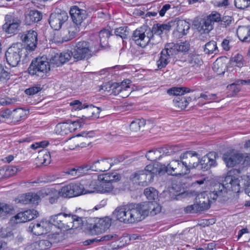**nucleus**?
Returning <instances> with one entry per match:
<instances>
[{
	"mask_svg": "<svg viewBox=\"0 0 250 250\" xmlns=\"http://www.w3.org/2000/svg\"><path fill=\"white\" fill-rule=\"evenodd\" d=\"M144 194L149 200H154L158 197L157 190L152 187L146 188Z\"/></svg>",
	"mask_w": 250,
	"mask_h": 250,
	"instance_id": "42",
	"label": "nucleus"
},
{
	"mask_svg": "<svg viewBox=\"0 0 250 250\" xmlns=\"http://www.w3.org/2000/svg\"><path fill=\"white\" fill-rule=\"evenodd\" d=\"M73 221L71 214L59 213L52 216L49 220V223L59 229L68 230L73 228L72 222Z\"/></svg>",
	"mask_w": 250,
	"mask_h": 250,
	"instance_id": "9",
	"label": "nucleus"
},
{
	"mask_svg": "<svg viewBox=\"0 0 250 250\" xmlns=\"http://www.w3.org/2000/svg\"><path fill=\"white\" fill-rule=\"evenodd\" d=\"M58 192L60 196L64 198H71L74 197L69 184L62 187Z\"/></svg>",
	"mask_w": 250,
	"mask_h": 250,
	"instance_id": "46",
	"label": "nucleus"
},
{
	"mask_svg": "<svg viewBox=\"0 0 250 250\" xmlns=\"http://www.w3.org/2000/svg\"><path fill=\"white\" fill-rule=\"evenodd\" d=\"M37 160L40 161L42 164L46 166L50 163V154L49 152H46L43 155H40L38 156Z\"/></svg>",
	"mask_w": 250,
	"mask_h": 250,
	"instance_id": "51",
	"label": "nucleus"
},
{
	"mask_svg": "<svg viewBox=\"0 0 250 250\" xmlns=\"http://www.w3.org/2000/svg\"><path fill=\"white\" fill-rule=\"evenodd\" d=\"M188 172L191 169L197 168L199 163V155L195 151H187L180 156Z\"/></svg>",
	"mask_w": 250,
	"mask_h": 250,
	"instance_id": "13",
	"label": "nucleus"
},
{
	"mask_svg": "<svg viewBox=\"0 0 250 250\" xmlns=\"http://www.w3.org/2000/svg\"><path fill=\"white\" fill-rule=\"evenodd\" d=\"M59 55L63 64L69 61L72 58H73V54L72 50L64 51L59 54Z\"/></svg>",
	"mask_w": 250,
	"mask_h": 250,
	"instance_id": "50",
	"label": "nucleus"
},
{
	"mask_svg": "<svg viewBox=\"0 0 250 250\" xmlns=\"http://www.w3.org/2000/svg\"><path fill=\"white\" fill-rule=\"evenodd\" d=\"M116 235H112V234H107L105 235L102 237H101L100 239H98V238H96L95 239L89 240V241L90 242L93 243V242H100V241H108L109 240H111L113 238H116Z\"/></svg>",
	"mask_w": 250,
	"mask_h": 250,
	"instance_id": "57",
	"label": "nucleus"
},
{
	"mask_svg": "<svg viewBox=\"0 0 250 250\" xmlns=\"http://www.w3.org/2000/svg\"><path fill=\"white\" fill-rule=\"evenodd\" d=\"M84 193H90L95 192H99L98 179L97 180H87L82 181Z\"/></svg>",
	"mask_w": 250,
	"mask_h": 250,
	"instance_id": "26",
	"label": "nucleus"
},
{
	"mask_svg": "<svg viewBox=\"0 0 250 250\" xmlns=\"http://www.w3.org/2000/svg\"><path fill=\"white\" fill-rule=\"evenodd\" d=\"M24 47L21 43L13 44L5 52V57L8 64L12 67L17 66L21 62L23 52H25Z\"/></svg>",
	"mask_w": 250,
	"mask_h": 250,
	"instance_id": "8",
	"label": "nucleus"
},
{
	"mask_svg": "<svg viewBox=\"0 0 250 250\" xmlns=\"http://www.w3.org/2000/svg\"><path fill=\"white\" fill-rule=\"evenodd\" d=\"M163 51H165L168 54V56L176 54L178 52V48L177 43L171 42L167 43L165 45V48L163 50Z\"/></svg>",
	"mask_w": 250,
	"mask_h": 250,
	"instance_id": "45",
	"label": "nucleus"
},
{
	"mask_svg": "<svg viewBox=\"0 0 250 250\" xmlns=\"http://www.w3.org/2000/svg\"><path fill=\"white\" fill-rule=\"evenodd\" d=\"M209 22H212V24H214L215 22H220L221 20L220 14L217 12H212L207 18Z\"/></svg>",
	"mask_w": 250,
	"mask_h": 250,
	"instance_id": "55",
	"label": "nucleus"
},
{
	"mask_svg": "<svg viewBox=\"0 0 250 250\" xmlns=\"http://www.w3.org/2000/svg\"><path fill=\"white\" fill-rule=\"evenodd\" d=\"M146 157L148 160L155 161L162 157V154L161 151H159V148L153 149L148 151L146 154Z\"/></svg>",
	"mask_w": 250,
	"mask_h": 250,
	"instance_id": "38",
	"label": "nucleus"
},
{
	"mask_svg": "<svg viewBox=\"0 0 250 250\" xmlns=\"http://www.w3.org/2000/svg\"><path fill=\"white\" fill-rule=\"evenodd\" d=\"M40 201V197L38 193L29 192L19 195L15 200L17 204L25 205L29 203L37 204Z\"/></svg>",
	"mask_w": 250,
	"mask_h": 250,
	"instance_id": "20",
	"label": "nucleus"
},
{
	"mask_svg": "<svg viewBox=\"0 0 250 250\" xmlns=\"http://www.w3.org/2000/svg\"><path fill=\"white\" fill-rule=\"evenodd\" d=\"M188 62L191 66L195 67L201 65L203 62L200 56L192 55L190 57Z\"/></svg>",
	"mask_w": 250,
	"mask_h": 250,
	"instance_id": "47",
	"label": "nucleus"
},
{
	"mask_svg": "<svg viewBox=\"0 0 250 250\" xmlns=\"http://www.w3.org/2000/svg\"><path fill=\"white\" fill-rule=\"evenodd\" d=\"M51 64H53L56 66H59L63 64L59 54H56L54 56L52 57L50 60Z\"/></svg>",
	"mask_w": 250,
	"mask_h": 250,
	"instance_id": "56",
	"label": "nucleus"
},
{
	"mask_svg": "<svg viewBox=\"0 0 250 250\" xmlns=\"http://www.w3.org/2000/svg\"><path fill=\"white\" fill-rule=\"evenodd\" d=\"M238 38L242 42L250 41V26L240 27L237 31Z\"/></svg>",
	"mask_w": 250,
	"mask_h": 250,
	"instance_id": "29",
	"label": "nucleus"
},
{
	"mask_svg": "<svg viewBox=\"0 0 250 250\" xmlns=\"http://www.w3.org/2000/svg\"><path fill=\"white\" fill-rule=\"evenodd\" d=\"M178 52H187L189 48V44L188 42H181L180 43H177Z\"/></svg>",
	"mask_w": 250,
	"mask_h": 250,
	"instance_id": "59",
	"label": "nucleus"
},
{
	"mask_svg": "<svg viewBox=\"0 0 250 250\" xmlns=\"http://www.w3.org/2000/svg\"><path fill=\"white\" fill-rule=\"evenodd\" d=\"M204 51L208 54H216L218 51L216 42L214 41H211L207 43L205 45Z\"/></svg>",
	"mask_w": 250,
	"mask_h": 250,
	"instance_id": "43",
	"label": "nucleus"
},
{
	"mask_svg": "<svg viewBox=\"0 0 250 250\" xmlns=\"http://www.w3.org/2000/svg\"><path fill=\"white\" fill-rule=\"evenodd\" d=\"M89 166L88 165L81 167L72 168L65 171V173L71 176L74 178H77L81 176L86 173L88 170Z\"/></svg>",
	"mask_w": 250,
	"mask_h": 250,
	"instance_id": "27",
	"label": "nucleus"
},
{
	"mask_svg": "<svg viewBox=\"0 0 250 250\" xmlns=\"http://www.w3.org/2000/svg\"><path fill=\"white\" fill-rule=\"evenodd\" d=\"M169 170L170 169L169 164L167 166L165 165H161L157 170H155V173H157L159 175H163L166 173L171 175V171H169Z\"/></svg>",
	"mask_w": 250,
	"mask_h": 250,
	"instance_id": "52",
	"label": "nucleus"
},
{
	"mask_svg": "<svg viewBox=\"0 0 250 250\" xmlns=\"http://www.w3.org/2000/svg\"><path fill=\"white\" fill-rule=\"evenodd\" d=\"M14 233L11 228H6L2 229L0 235L3 238H10L12 237Z\"/></svg>",
	"mask_w": 250,
	"mask_h": 250,
	"instance_id": "58",
	"label": "nucleus"
},
{
	"mask_svg": "<svg viewBox=\"0 0 250 250\" xmlns=\"http://www.w3.org/2000/svg\"><path fill=\"white\" fill-rule=\"evenodd\" d=\"M9 78V73L5 70L3 68L0 66V83L4 81Z\"/></svg>",
	"mask_w": 250,
	"mask_h": 250,
	"instance_id": "62",
	"label": "nucleus"
},
{
	"mask_svg": "<svg viewBox=\"0 0 250 250\" xmlns=\"http://www.w3.org/2000/svg\"><path fill=\"white\" fill-rule=\"evenodd\" d=\"M235 6L239 9H245L250 4V0H234Z\"/></svg>",
	"mask_w": 250,
	"mask_h": 250,
	"instance_id": "53",
	"label": "nucleus"
},
{
	"mask_svg": "<svg viewBox=\"0 0 250 250\" xmlns=\"http://www.w3.org/2000/svg\"><path fill=\"white\" fill-rule=\"evenodd\" d=\"M73 196H77L84 193V188L83 187L82 183H71L69 184Z\"/></svg>",
	"mask_w": 250,
	"mask_h": 250,
	"instance_id": "35",
	"label": "nucleus"
},
{
	"mask_svg": "<svg viewBox=\"0 0 250 250\" xmlns=\"http://www.w3.org/2000/svg\"><path fill=\"white\" fill-rule=\"evenodd\" d=\"M121 179V176L115 172L99 175V192L116 194L117 190L114 188L113 184Z\"/></svg>",
	"mask_w": 250,
	"mask_h": 250,
	"instance_id": "5",
	"label": "nucleus"
},
{
	"mask_svg": "<svg viewBox=\"0 0 250 250\" xmlns=\"http://www.w3.org/2000/svg\"><path fill=\"white\" fill-rule=\"evenodd\" d=\"M37 211L33 210H27L24 211V222L31 220L38 216Z\"/></svg>",
	"mask_w": 250,
	"mask_h": 250,
	"instance_id": "49",
	"label": "nucleus"
},
{
	"mask_svg": "<svg viewBox=\"0 0 250 250\" xmlns=\"http://www.w3.org/2000/svg\"><path fill=\"white\" fill-rule=\"evenodd\" d=\"M70 14L73 23L80 26L87 16L86 11L85 10L80 9L77 6H74L71 8Z\"/></svg>",
	"mask_w": 250,
	"mask_h": 250,
	"instance_id": "23",
	"label": "nucleus"
},
{
	"mask_svg": "<svg viewBox=\"0 0 250 250\" xmlns=\"http://www.w3.org/2000/svg\"><path fill=\"white\" fill-rule=\"evenodd\" d=\"M40 196L44 197L46 196H49V202L50 204H53L57 202L59 198L60 194L58 191L53 188L43 189L39 191Z\"/></svg>",
	"mask_w": 250,
	"mask_h": 250,
	"instance_id": "25",
	"label": "nucleus"
},
{
	"mask_svg": "<svg viewBox=\"0 0 250 250\" xmlns=\"http://www.w3.org/2000/svg\"><path fill=\"white\" fill-rule=\"evenodd\" d=\"M71 217L74 221L72 222V225L73 226L71 229H77L83 226V221L82 218L79 217L76 215H71Z\"/></svg>",
	"mask_w": 250,
	"mask_h": 250,
	"instance_id": "54",
	"label": "nucleus"
},
{
	"mask_svg": "<svg viewBox=\"0 0 250 250\" xmlns=\"http://www.w3.org/2000/svg\"><path fill=\"white\" fill-rule=\"evenodd\" d=\"M80 30V25H76V24L73 23L72 25H71L68 30L67 32L69 34V36L64 37V40L65 41H67L70 40L74 38L76 34L79 32Z\"/></svg>",
	"mask_w": 250,
	"mask_h": 250,
	"instance_id": "37",
	"label": "nucleus"
},
{
	"mask_svg": "<svg viewBox=\"0 0 250 250\" xmlns=\"http://www.w3.org/2000/svg\"><path fill=\"white\" fill-rule=\"evenodd\" d=\"M52 246L51 242L48 240H41L34 243V246L40 250H45Z\"/></svg>",
	"mask_w": 250,
	"mask_h": 250,
	"instance_id": "39",
	"label": "nucleus"
},
{
	"mask_svg": "<svg viewBox=\"0 0 250 250\" xmlns=\"http://www.w3.org/2000/svg\"><path fill=\"white\" fill-rule=\"evenodd\" d=\"M240 183L246 188H250V176L244 175L241 179Z\"/></svg>",
	"mask_w": 250,
	"mask_h": 250,
	"instance_id": "64",
	"label": "nucleus"
},
{
	"mask_svg": "<svg viewBox=\"0 0 250 250\" xmlns=\"http://www.w3.org/2000/svg\"><path fill=\"white\" fill-rule=\"evenodd\" d=\"M41 90V88L40 86H35L26 89L25 90V93L27 95H32L37 93Z\"/></svg>",
	"mask_w": 250,
	"mask_h": 250,
	"instance_id": "63",
	"label": "nucleus"
},
{
	"mask_svg": "<svg viewBox=\"0 0 250 250\" xmlns=\"http://www.w3.org/2000/svg\"><path fill=\"white\" fill-rule=\"evenodd\" d=\"M145 121L144 119H137L133 121L130 125V128L132 131L136 132L140 130L142 127L144 126Z\"/></svg>",
	"mask_w": 250,
	"mask_h": 250,
	"instance_id": "44",
	"label": "nucleus"
},
{
	"mask_svg": "<svg viewBox=\"0 0 250 250\" xmlns=\"http://www.w3.org/2000/svg\"><path fill=\"white\" fill-rule=\"evenodd\" d=\"M141 204L143 219L150 213L151 215H155L161 210V206L156 203L152 202H145Z\"/></svg>",
	"mask_w": 250,
	"mask_h": 250,
	"instance_id": "22",
	"label": "nucleus"
},
{
	"mask_svg": "<svg viewBox=\"0 0 250 250\" xmlns=\"http://www.w3.org/2000/svg\"><path fill=\"white\" fill-rule=\"evenodd\" d=\"M172 175H184L189 173L183 159L180 160H174L169 163Z\"/></svg>",
	"mask_w": 250,
	"mask_h": 250,
	"instance_id": "18",
	"label": "nucleus"
},
{
	"mask_svg": "<svg viewBox=\"0 0 250 250\" xmlns=\"http://www.w3.org/2000/svg\"><path fill=\"white\" fill-rule=\"evenodd\" d=\"M240 190V181L235 176L228 175L223 183L216 184L214 190L210 194V197L213 199L218 198V202L225 201L227 198L228 192L232 191L238 193Z\"/></svg>",
	"mask_w": 250,
	"mask_h": 250,
	"instance_id": "3",
	"label": "nucleus"
},
{
	"mask_svg": "<svg viewBox=\"0 0 250 250\" xmlns=\"http://www.w3.org/2000/svg\"><path fill=\"white\" fill-rule=\"evenodd\" d=\"M120 162L119 160H114L113 161L112 159H105L101 160H98L94 162L92 165L88 166V170L91 169L95 171H105L110 168L111 166L114 163Z\"/></svg>",
	"mask_w": 250,
	"mask_h": 250,
	"instance_id": "16",
	"label": "nucleus"
},
{
	"mask_svg": "<svg viewBox=\"0 0 250 250\" xmlns=\"http://www.w3.org/2000/svg\"><path fill=\"white\" fill-rule=\"evenodd\" d=\"M5 23L2 26L3 30L8 34H15L18 30L21 24V21L10 15L5 17Z\"/></svg>",
	"mask_w": 250,
	"mask_h": 250,
	"instance_id": "15",
	"label": "nucleus"
},
{
	"mask_svg": "<svg viewBox=\"0 0 250 250\" xmlns=\"http://www.w3.org/2000/svg\"><path fill=\"white\" fill-rule=\"evenodd\" d=\"M191 90L185 87H173L167 90V92L169 95H173L177 96H182L185 93H188Z\"/></svg>",
	"mask_w": 250,
	"mask_h": 250,
	"instance_id": "33",
	"label": "nucleus"
},
{
	"mask_svg": "<svg viewBox=\"0 0 250 250\" xmlns=\"http://www.w3.org/2000/svg\"><path fill=\"white\" fill-rule=\"evenodd\" d=\"M99 50L98 43L94 44L85 41L79 42L72 50L73 59L76 61L88 60Z\"/></svg>",
	"mask_w": 250,
	"mask_h": 250,
	"instance_id": "4",
	"label": "nucleus"
},
{
	"mask_svg": "<svg viewBox=\"0 0 250 250\" xmlns=\"http://www.w3.org/2000/svg\"><path fill=\"white\" fill-rule=\"evenodd\" d=\"M94 226L90 230L92 233L98 234L104 232L108 229L111 224V219L105 217L103 218L98 219Z\"/></svg>",
	"mask_w": 250,
	"mask_h": 250,
	"instance_id": "21",
	"label": "nucleus"
},
{
	"mask_svg": "<svg viewBox=\"0 0 250 250\" xmlns=\"http://www.w3.org/2000/svg\"><path fill=\"white\" fill-rule=\"evenodd\" d=\"M177 31L182 33L183 35L187 34V31H188L190 28V24L184 20H178L176 22Z\"/></svg>",
	"mask_w": 250,
	"mask_h": 250,
	"instance_id": "36",
	"label": "nucleus"
},
{
	"mask_svg": "<svg viewBox=\"0 0 250 250\" xmlns=\"http://www.w3.org/2000/svg\"><path fill=\"white\" fill-rule=\"evenodd\" d=\"M50 69L49 62L45 57L43 56L32 60L28 70L31 75L43 77Z\"/></svg>",
	"mask_w": 250,
	"mask_h": 250,
	"instance_id": "7",
	"label": "nucleus"
},
{
	"mask_svg": "<svg viewBox=\"0 0 250 250\" xmlns=\"http://www.w3.org/2000/svg\"><path fill=\"white\" fill-rule=\"evenodd\" d=\"M131 82L129 80H125L120 83H118L119 86L122 87V97L126 98L129 96L132 91L130 84Z\"/></svg>",
	"mask_w": 250,
	"mask_h": 250,
	"instance_id": "32",
	"label": "nucleus"
},
{
	"mask_svg": "<svg viewBox=\"0 0 250 250\" xmlns=\"http://www.w3.org/2000/svg\"><path fill=\"white\" fill-rule=\"evenodd\" d=\"M115 34L117 36L124 40L126 39L129 35V31L127 27H120L115 30Z\"/></svg>",
	"mask_w": 250,
	"mask_h": 250,
	"instance_id": "48",
	"label": "nucleus"
},
{
	"mask_svg": "<svg viewBox=\"0 0 250 250\" xmlns=\"http://www.w3.org/2000/svg\"><path fill=\"white\" fill-rule=\"evenodd\" d=\"M191 101V98L189 97L177 96L174 98L173 102L176 107L184 109Z\"/></svg>",
	"mask_w": 250,
	"mask_h": 250,
	"instance_id": "30",
	"label": "nucleus"
},
{
	"mask_svg": "<svg viewBox=\"0 0 250 250\" xmlns=\"http://www.w3.org/2000/svg\"><path fill=\"white\" fill-rule=\"evenodd\" d=\"M13 210L11 205L0 203V217L12 213Z\"/></svg>",
	"mask_w": 250,
	"mask_h": 250,
	"instance_id": "41",
	"label": "nucleus"
},
{
	"mask_svg": "<svg viewBox=\"0 0 250 250\" xmlns=\"http://www.w3.org/2000/svg\"><path fill=\"white\" fill-rule=\"evenodd\" d=\"M132 39L137 45L144 47L152 39V32L150 29L145 30L144 28L141 27L137 29L133 32Z\"/></svg>",
	"mask_w": 250,
	"mask_h": 250,
	"instance_id": "10",
	"label": "nucleus"
},
{
	"mask_svg": "<svg viewBox=\"0 0 250 250\" xmlns=\"http://www.w3.org/2000/svg\"><path fill=\"white\" fill-rule=\"evenodd\" d=\"M42 14L36 10H31L27 11L24 15V21L26 24L30 25L37 22L42 19Z\"/></svg>",
	"mask_w": 250,
	"mask_h": 250,
	"instance_id": "24",
	"label": "nucleus"
},
{
	"mask_svg": "<svg viewBox=\"0 0 250 250\" xmlns=\"http://www.w3.org/2000/svg\"><path fill=\"white\" fill-rule=\"evenodd\" d=\"M111 93L115 95L120 94L122 97V87L119 86V83H112Z\"/></svg>",
	"mask_w": 250,
	"mask_h": 250,
	"instance_id": "61",
	"label": "nucleus"
},
{
	"mask_svg": "<svg viewBox=\"0 0 250 250\" xmlns=\"http://www.w3.org/2000/svg\"><path fill=\"white\" fill-rule=\"evenodd\" d=\"M37 33L34 30H29L21 36L22 41L26 44L25 51H33L37 47Z\"/></svg>",
	"mask_w": 250,
	"mask_h": 250,
	"instance_id": "17",
	"label": "nucleus"
},
{
	"mask_svg": "<svg viewBox=\"0 0 250 250\" xmlns=\"http://www.w3.org/2000/svg\"><path fill=\"white\" fill-rule=\"evenodd\" d=\"M169 56L167 53L163 50L161 51V56L159 60L157 62L158 68L160 69L165 67L169 62Z\"/></svg>",
	"mask_w": 250,
	"mask_h": 250,
	"instance_id": "34",
	"label": "nucleus"
},
{
	"mask_svg": "<svg viewBox=\"0 0 250 250\" xmlns=\"http://www.w3.org/2000/svg\"><path fill=\"white\" fill-rule=\"evenodd\" d=\"M45 223L44 222H33L31 223L28 228L29 230L36 235L42 234L44 232V225Z\"/></svg>",
	"mask_w": 250,
	"mask_h": 250,
	"instance_id": "28",
	"label": "nucleus"
},
{
	"mask_svg": "<svg viewBox=\"0 0 250 250\" xmlns=\"http://www.w3.org/2000/svg\"><path fill=\"white\" fill-rule=\"evenodd\" d=\"M223 159L228 167H233L242 161L243 156L234 150H230L223 155Z\"/></svg>",
	"mask_w": 250,
	"mask_h": 250,
	"instance_id": "19",
	"label": "nucleus"
},
{
	"mask_svg": "<svg viewBox=\"0 0 250 250\" xmlns=\"http://www.w3.org/2000/svg\"><path fill=\"white\" fill-rule=\"evenodd\" d=\"M116 219L125 224H133L143 219L141 204L129 203L116 208L113 212Z\"/></svg>",
	"mask_w": 250,
	"mask_h": 250,
	"instance_id": "1",
	"label": "nucleus"
},
{
	"mask_svg": "<svg viewBox=\"0 0 250 250\" xmlns=\"http://www.w3.org/2000/svg\"><path fill=\"white\" fill-rule=\"evenodd\" d=\"M145 171L138 170L133 173L130 176V180L137 185L145 187L152 182L154 175L150 173H146Z\"/></svg>",
	"mask_w": 250,
	"mask_h": 250,
	"instance_id": "12",
	"label": "nucleus"
},
{
	"mask_svg": "<svg viewBox=\"0 0 250 250\" xmlns=\"http://www.w3.org/2000/svg\"><path fill=\"white\" fill-rule=\"evenodd\" d=\"M213 25L212 22H209L206 18L200 21L199 28H200V31L203 30L204 33H208L213 29Z\"/></svg>",
	"mask_w": 250,
	"mask_h": 250,
	"instance_id": "40",
	"label": "nucleus"
},
{
	"mask_svg": "<svg viewBox=\"0 0 250 250\" xmlns=\"http://www.w3.org/2000/svg\"><path fill=\"white\" fill-rule=\"evenodd\" d=\"M23 110L21 109H15L12 113L13 119L15 121H19L21 118V115L23 114Z\"/></svg>",
	"mask_w": 250,
	"mask_h": 250,
	"instance_id": "60",
	"label": "nucleus"
},
{
	"mask_svg": "<svg viewBox=\"0 0 250 250\" xmlns=\"http://www.w3.org/2000/svg\"><path fill=\"white\" fill-rule=\"evenodd\" d=\"M213 191L207 193L206 192L199 194L195 198V203L193 205L187 206L185 208L187 213H196L200 211L208 209L210 207L212 201H218V198L213 199L210 197Z\"/></svg>",
	"mask_w": 250,
	"mask_h": 250,
	"instance_id": "6",
	"label": "nucleus"
},
{
	"mask_svg": "<svg viewBox=\"0 0 250 250\" xmlns=\"http://www.w3.org/2000/svg\"><path fill=\"white\" fill-rule=\"evenodd\" d=\"M110 36V32L108 30L103 29L99 32L100 45L102 48H105L108 46V40Z\"/></svg>",
	"mask_w": 250,
	"mask_h": 250,
	"instance_id": "31",
	"label": "nucleus"
},
{
	"mask_svg": "<svg viewBox=\"0 0 250 250\" xmlns=\"http://www.w3.org/2000/svg\"><path fill=\"white\" fill-rule=\"evenodd\" d=\"M217 154L215 152H210L206 155L199 159L198 169H202L204 171L208 170L212 166H216L217 164L216 158Z\"/></svg>",
	"mask_w": 250,
	"mask_h": 250,
	"instance_id": "14",
	"label": "nucleus"
},
{
	"mask_svg": "<svg viewBox=\"0 0 250 250\" xmlns=\"http://www.w3.org/2000/svg\"><path fill=\"white\" fill-rule=\"evenodd\" d=\"M67 13L60 9L52 13L49 17V23L54 30H58L68 20Z\"/></svg>",
	"mask_w": 250,
	"mask_h": 250,
	"instance_id": "11",
	"label": "nucleus"
},
{
	"mask_svg": "<svg viewBox=\"0 0 250 250\" xmlns=\"http://www.w3.org/2000/svg\"><path fill=\"white\" fill-rule=\"evenodd\" d=\"M240 190V181L235 176L228 175L223 183L216 184L214 190L210 194V197L213 199L218 198V202L225 201L227 198L228 192L232 191L238 193Z\"/></svg>",
	"mask_w": 250,
	"mask_h": 250,
	"instance_id": "2",
	"label": "nucleus"
}]
</instances>
